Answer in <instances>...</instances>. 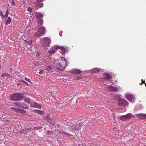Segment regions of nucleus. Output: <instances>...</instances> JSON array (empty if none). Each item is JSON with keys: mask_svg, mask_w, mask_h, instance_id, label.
<instances>
[{"mask_svg": "<svg viewBox=\"0 0 146 146\" xmlns=\"http://www.w3.org/2000/svg\"><path fill=\"white\" fill-rule=\"evenodd\" d=\"M141 81H142V84H143V83H145V81L143 80H141Z\"/></svg>", "mask_w": 146, "mask_h": 146, "instance_id": "44", "label": "nucleus"}, {"mask_svg": "<svg viewBox=\"0 0 146 146\" xmlns=\"http://www.w3.org/2000/svg\"><path fill=\"white\" fill-rule=\"evenodd\" d=\"M11 4L13 6H14L15 5V2L13 0H12V2H11Z\"/></svg>", "mask_w": 146, "mask_h": 146, "instance_id": "40", "label": "nucleus"}, {"mask_svg": "<svg viewBox=\"0 0 146 146\" xmlns=\"http://www.w3.org/2000/svg\"><path fill=\"white\" fill-rule=\"evenodd\" d=\"M125 97L130 102H134L135 101V97L132 94H127L125 95Z\"/></svg>", "mask_w": 146, "mask_h": 146, "instance_id": "6", "label": "nucleus"}, {"mask_svg": "<svg viewBox=\"0 0 146 146\" xmlns=\"http://www.w3.org/2000/svg\"><path fill=\"white\" fill-rule=\"evenodd\" d=\"M6 11V14L4 17L5 19H7L9 15V11L8 9H7Z\"/></svg>", "mask_w": 146, "mask_h": 146, "instance_id": "27", "label": "nucleus"}, {"mask_svg": "<svg viewBox=\"0 0 146 146\" xmlns=\"http://www.w3.org/2000/svg\"><path fill=\"white\" fill-rule=\"evenodd\" d=\"M111 76L109 74H106L105 75V78L107 79L108 80V79H111Z\"/></svg>", "mask_w": 146, "mask_h": 146, "instance_id": "29", "label": "nucleus"}, {"mask_svg": "<svg viewBox=\"0 0 146 146\" xmlns=\"http://www.w3.org/2000/svg\"><path fill=\"white\" fill-rule=\"evenodd\" d=\"M108 90L109 91H116V88L113 86H110L108 88Z\"/></svg>", "mask_w": 146, "mask_h": 146, "instance_id": "16", "label": "nucleus"}, {"mask_svg": "<svg viewBox=\"0 0 146 146\" xmlns=\"http://www.w3.org/2000/svg\"><path fill=\"white\" fill-rule=\"evenodd\" d=\"M0 14H1V16H2L3 18L4 17V16L3 14L1 12Z\"/></svg>", "mask_w": 146, "mask_h": 146, "instance_id": "41", "label": "nucleus"}, {"mask_svg": "<svg viewBox=\"0 0 146 146\" xmlns=\"http://www.w3.org/2000/svg\"><path fill=\"white\" fill-rule=\"evenodd\" d=\"M17 93L13 94L10 96V99L12 101H17Z\"/></svg>", "mask_w": 146, "mask_h": 146, "instance_id": "11", "label": "nucleus"}, {"mask_svg": "<svg viewBox=\"0 0 146 146\" xmlns=\"http://www.w3.org/2000/svg\"><path fill=\"white\" fill-rule=\"evenodd\" d=\"M43 72V70L39 72V73L40 74H42Z\"/></svg>", "mask_w": 146, "mask_h": 146, "instance_id": "43", "label": "nucleus"}, {"mask_svg": "<svg viewBox=\"0 0 146 146\" xmlns=\"http://www.w3.org/2000/svg\"><path fill=\"white\" fill-rule=\"evenodd\" d=\"M99 71V70L98 69V68H95L94 69V71L95 72H98Z\"/></svg>", "mask_w": 146, "mask_h": 146, "instance_id": "39", "label": "nucleus"}, {"mask_svg": "<svg viewBox=\"0 0 146 146\" xmlns=\"http://www.w3.org/2000/svg\"><path fill=\"white\" fill-rule=\"evenodd\" d=\"M45 31L44 27H40L38 29V31L35 33L34 35L36 36H42L45 33Z\"/></svg>", "mask_w": 146, "mask_h": 146, "instance_id": "5", "label": "nucleus"}, {"mask_svg": "<svg viewBox=\"0 0 146 146\" xmlns=\"http://www.w3.org/2000/svg\"><path fill=\"white\" fill-rule=\"evenodd\" d=\"M82 123L75 124L72 125L71 127L73 130H78L82 126Z\"/></svg>", "mask_w": 146, "mask_h": 146, "instance_id": "8", "label": "nucleus"}, {"mask_svg": "<svg viewBox=\"0 0 146 146\" xmlns=\"http://www.w3.org/2000/svg\"><path fill=\"white\" fill-rule=\"evenodd\" d=\"M20 83H21V82H23L25 84L27 85L28 86H29V85L27 82L24 80H20Z\"/></svg>", "mask_w": 146, "mask_h": 146, "instance_id": "33", "label": "nucleus"}, {"mask_svg": "<svg viewBox=\"0 0 146 146\" xmlns=\"http://www.w3.org/2000/svg\"><path fill=\"white\" fill-rule=\"evenodd\" d=\"M42 41V45L43 47L46 49L48 47L51 42L50 38L48 37H46L43 38Z\"/></svg>", "mask_w": 146, "mask_h": 146, "instance_id": "3", "label": "nucleus"}, {"mask_svg": "<svg viewBox=\"0 0 146 146\" xmlns=\"http://www.w3.org/2000/svg\"><path fill=\"white\" fill-rule=\"evenodd\" d=\"M35 113L41 115H43L44 114V112L40 110H35Z\"/></svg>", "mask_w": 146, "mask_h": 146, "instance_id": "20", "label": "nucleus"}, {"mask_svg": "<svg viewBox=\"0 0 146 146\" xmlns=\"http://www.w3.org/2000/svg\"><path fill=\"white\" fill-rule=\"evenodd\" d=\"M33 63L34 64V65L35 66H38L39 65V64L38 63V62L36 61H34V62H33Z\"/></svg>", "mask_w": 146, "mask_h": 146, "instance_id": "32", "label": "nucleus"}, {"mask_svg": "<svg viewBox=\"0 0 146 146\" xmlns=\"http://www.w3.org/2000/svg\"><path fill=\"white\" fill-rule=\"evenodd\" d=\"M35 103H36V102H33L32 103H31V106L32 107H35Z\"/></svg>", "mask_w": 146, "mask_h": 146, "instance_id": "36", "label": "nucleus"}, {"mask_svg": "<svg viewBox=\"0 0 146 146\" xmlns=\"http://www.w3.org/2000/svg\"><path fill=\"white\" fill-rule=\"evenodd\" d=\"M11 109L14 111L15 112L19 113V108H18L11 107Z\"/></svg>", "mask_w": 146, "mask_h": 146, "instance_id": "22", "label": "nucleus"}, {"mask_svg": "<svg viewBox=\"0 0 146 146\" xmlns=\"http://www.w3.org/2000/svg\"><path fill=\"white\" fill-rule=\"evenodd\" d=\"M54 63L56 68L59 70L63 69L67 65L66 60L63 57L61 58L60 61L58 60H55Z\"/></svg>", "mask_w": 146, "mask_h": 146, "instance_id": "1", "label": "nucleus"}, {"mask_svg": "<svg viewBox=\"0 0 146 146\" xmlns=\"http://www.w3.org/2000/svg\"><path fill=\"white\" fill-rule=\"evenodd\" d=\"M15 104L21 108H23V106L19 102H15Z\"/></svg>", "mask_w": 146, "mask_h": 146, "instance_id": "30", "label": "nucleus"}, {"mask_svg": "<svg viewBox=\"0 0 146 146\" xmlns=\"http://www.w3.org/2000/svg\"><path fill=\"white\" fill-rule=\"evenodd\" d=\"M38 25V26H41L43 25V20L39 19L37 21Z\"/></svg>", "mask_w": 146, "mask_h": 146, "instance_id": "21", "label": "nucleus"}, {"mask_svg": "<svg viewBox=\"0 0 146 146\" xmlns=\"http://www.w3.org/2000/svg\"><path fill=\"white\" fill-rule=\"evenodd\" d=\"M45 68L46 70L48 72H50L52 71V69L51 66H47Z\"/></svg>", "mask_w": 146, "mask_h": 146, "instance_id": "24", "label": "nucleus"}, {"mask_svg": "<svg viewBox=\"0 0 146 146\" xmlns=\"http://www.w3.org/2000/svg\"><path fill=\"white\" fill-rule=\"evenodd\" d=\"M41 128H42V127L38 126V127H34L33 128V129H34L38 130L39 129H41Z\"/></svg>", "mask_w": 146, "mask_h": 146, "instance_id": "34", "label": "nucleus"}, {"mask_svg": "<svg viewBox=\"0 0 146 146\" xmlns=\"http://www.w3.org/2000/svg\"><path fill=\"white\" fill-rule=\"evenodd\" d=\"M35 108L41 109L42 107L41 105L37 103H35Z\"/></svg>", "mask_w": 146, "mask_h": 146, "instance_id": "26", "label": "nucleus"}, {"mask_svg": "<svg viewBox=\"0 0 146 146\" xmlns=\"http://www.w3.org/2000/svg\"><path fill=\"white\" fill-rule=\"evenodd\" d=\"M31 129H30L25 128L22 130L21 131V133L23 134H25L28 133Z\"/></svg>", "mask_w": 146, "mask_h": 146, "instance_id": "13", "label": "nucleus"}, {"mask_svg": "<svg viewBox=\"0 0 146 146\" xmlns=\"http://www.w3.org/2000/svg\"><path fill=\"white\" fill-rule=\"evenodd\" d=\"M35 16L38 18H41L43 17V15L42 13L40 12H36L35 13Z\"/></svg>", "mask_w": 146, "mask_h": 146, "instance_id": "12", "label": "nucleus"}, {"mask_svg": "<svg viewBox=\"0 0 146 146\" xmlns=\"http://www.w3.org/2000/svg\"><path fill=\"white\" fill-rule=\"evenodd\" d=\"M25 80L27 81L28 82H29L31 83V81H30V80L28 78H27L26 77L25 78Z\"/></svg>", "mask_w": 146, "mask_h": 146, "instance_id": "35", "label": "nucleus"}, {"mask_svg": "<svg viewBox=\"0 0 146 146\" xmlns=\"http://www.w3.org/2000/svg\"><path fill=\"white\" fill-rule=\"evenodd\" d=\"M5 76H7L8 78H10L11 77V75L7 73H4L2 74L1 76L3 77Z\"/></svg>", "mask_w": 146, "mask_h": 146, "instance_id": "23", "label": "nucleus"}, {"mask_svg": "<svg viewBox=\"0 0 146 146\" xmlns=\"http://www.w3.org/2000/svg\"><path fill=\"white\" fill-rule=\"evenodd\" d=\"M21 83H18L17 84V85L19 86V85H21Z\"/></svg>", "mask_w": 146, "mask_h": 146, "instance_id": "45", "label": "nucleus"}, {"mask_svg": "<svg viewBox=\"0 0 146 146\" xmlns=\"http://www.w3.org/2000/svg\"><path fill=\"white\" fill-rule=\"evenodd\" d=\"M32 43V41H30L29 42H28V44L29 45H31Z\"/></svg>", "mask_w": 146, "mask_h": 146, "instance_id": "42", "label": "nucleus"}, {"mask_svg": "<svg viewBox=\"0 0 146 146\" xmlns=\"http://www.w3.org/2000/svg\"><path fill=\"white\" fill-rule=\"evenodd\" d=\"M24 100L25 102H26L27 103H29V104H31V103L32 102V100H31L29 98H26L24 99Z\"/></svg>", "mask_w": 146, "mask_h": 146, "instance_id": "25", "label": "nucleus"}, {"mask_svg": "<svg viewBox=\"0 0 146 146\" xmlns=\"http://www.w3.org/2000/svg\"><path fill=\"white\" fill-rule=\"evenodd\" d=\"M17 100L19 101L21 100L24 98V95L23 93H17Z\"/></svg>", "mask_w": 146, "mask_h": 146, "instance_id": "10", "label": "nucleus"}, {"mask_svg": "<svg viewBox=\"0 0 146 146\" xmlns=\"http://www.w3.org/2000/svg\"><path fill=\"white\" fill-rule=\"evenodd\" d=\"M11 18L9 16V17L7 19L6 21V24L7 25H8L10 24L11 22Z\"/></svg>", "mask_w": 146, "mask_h": 146, "instance_id": "18", "label": "nucleus"}, {"mask_svg": "<svg viewBox=\"0 0 146 146\" xmlns=\"http://www.w3.org/2000/svg\"><path fill=\"white\" fill-rule=\"evenodd\" d=\"M118 103L119 106H125L128 104V102L123 99H119L118 101Z\"/></svg>", "mask_w": 146, "mask_h": 146, "instance_id": "7", "label": "nucleus"}, {"mask_svg": "<svg viewBox=\"0 0 146 146\" xmlns=\"http://www.w3.org/2000/svg\"><path fill=\"white\" fill-rule=\"evenodd\" d=\"M19 113H26V111L23 109L19 108Z\"/></svg>", "mask_w": 146, "mask_h": 146, "instance_id": "28", "label": "nucleus"}, {"mask_svg": "<svg viewBox=\"0 0 146 146\" xmlns=\"http://www.w3.org/2000/svg\"><path fill=\"white\" fill-rule=\"evenodd\" d=\"M145 86L146 87V84L145 83Z\"/></svg>", "mask_w": 146, "mask_h": 146, "instance_id": "46", "label": "nucleus"}, {"mask_svg": "<svg viewBox=\"0 0 146 146\" xmlns=\"http://www.w3.org/2000/svg\"><path fill=\"white\" fill-rule=\"evenodd\" d=\"M132 117V115L131 114L128 113L126 115L120 116L119 119L122 121L125 122L129 120Z\"/></svg>", "mask_w": 146, "mask_h": 146, "instance_id": "4", "label": "nucleus"}, {"mask_svg": "<svg viewBox=\"0 0 146 146\" xmlns=\"http://www.w3.org/2000/svg\"><path fill=\"white\" fill-rule=\"evenodd\" d=\"M27 10L29 12L31 13L32 11V9L31 7H29L27 9Z\"/></svg>", "mask_w": 146, "mask_h": 146, "instance_id": "38", "label": "nucleus"}, {"mask_svg": "<svg viewBox=\"0 0 146 146\" xmlns=\"http://www.w3.org/2000/svg\"><path fill=\"white\" fill-rule=\"evenodd\" d=\"M135 115L140 119H146V115L145 114L140 113L136 114Z\"/></svg>", "mask_w": 146, "mask_h": 146, "instance_id": "9", "label": "nucleus"}, {"mask_svg": "<svg viewBox=\"0 0 146 146\" xmlns=\"http://www.w3.org/2000/svg\"><path fill=\"white\" fill-rule=\"evenodd\" d=\"M43 5V3H37L35 5V8L36 9H37L39 8L42 7Z\"/></svg>", "mask_w": 146, "mask_h": 146, "instance_id": "15", "label": "nucleus"}, {"mask_svg": "<svg viewBox=\"0 0 146 146\" xmlns=\"http://www.w3.org/2000/svg\"><path fill=\"white\" fill-rule=\"evenodd\" d=\"M72 72L73 74H78L81 73V71L79 70H74L72 71Z\"/></svg>", "mask_w": 146, "mask_h": 146, "instance_id": "17", "label": "nucleus"}, {"mask_svg": "<svg viewBox=\"0 0 146 146\" xmlns=\"http://www.w3.org/2000/svg\"><path fill=\"white\" fill-rule=\"evenodd\" d=\"M57 131L58 133L61 134H65L66 135H71V134H69L68 133H65L62 130H61L60 129H58L57 130Z\"/></svg>", "mask_w": 146, "mask_h": 146, "instance_id": "19", "label": "nucleus"}, {"mask_svg": "<svg viewBox=\"0 0 146 146\" xmlns=\"http://www.w3.org/2000/svg\"><path fill=\"white\" fill-rule=\"evenodd\" d=\"M59 48L63 52H66L69 51L68 48L67 47H64L62 46L58 47L56 46L51 48L48 51V52L51 54L55 53L57 51V49Z\"/></svg>", "mask_w": 146, "mask_h": 146, "instance_id": "2", "label": "nucleus"}, {"mask_svg": "<svg viewBox=\"0 0 146 146\" xmlns=\"http://www.w3.org/2000/svg\"><path fill=\"white\" fill-rule=\"evenodd\" d=\"M44 118L45 119L47 120L49 123H50L51 122V120L50 119L48 116H47L46 117H44Z\"/></svg>", "mask_w": 146, "mask_h": 146, "instance_id": "31", "label": "nucleus"}, {"mask_svg": "<svg viewBox=\"0 0 146 146\" xmlns=\"http://www.w3.org/2000/svg\"><path fill=\"white\" fill-rule=\"evenodd\" d=\"M82 78L81 77H76L74 78L75 80H80Z\"/></svg>", "mask_w": 146, "mask_h": 146, "instance_id": "37", "label": "nucleus"}, {"mask_svg": "<svg viewBox=\"0 0 146 146\" xmlns=\"http://www.w3.org/2000/svg\"><path fill=\"white\" fill-rule=\"evenodd\" d=\"M111 96L112 97V98L114 100H116L118 99H119L120 97V96L119 95L116 94L111 95Z\"/></svg>", "mask_w": 146, "mask_h": 146, "instance_id": "14", "label": "nucleus"}]
</instances>
